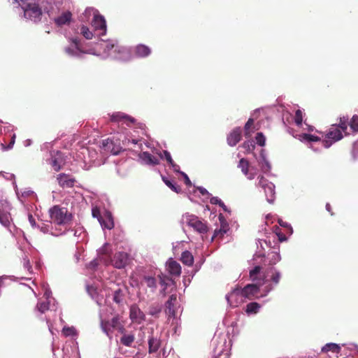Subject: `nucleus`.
Wrapping results in <instances>:
<instances>
[{
    "label": "nucleus",
    "instance_id": "f257e3e1",
    "mask_svg": "<svg viewBox=\"0 0 358 358\" xmlns=\"http://www.w3.org/2000/svg\"><path fill=\"white\" fill-rule=\"evenodd\" d=\"M48 213L51 222L57 225H65L72 220V214L68 212L65 207L59 205H55L51 207Z\"/></svg>",
    "mask_w": 358,
    "mask_h": 358
},
{
    "label": "nucleus",
    "instance_id": "f03ea898",
    "mask_svg": "<svg viewBox=\"0 0 358 358\" xmlns=\"http://www.w3.org/2000/svg\"><path fill=\"white\" fill-rule=\"evenodd\" d=\"M258 180L257 186L264 189L267 201L273 203L275 199V185L263 176H259Z\"/></svg>",
    "mask_w": 358,
    "mask_h": 358
},
{
    "label": "nucleus",
    "instance_id": "7ed1b4c3",
    "mask_svg": "<svg viewBox=\"0 0 358 358\" xmlns=\"http://www.w3.org/2000/svg\"><path fill=\"white\" fill-rule=\"evenodd\" d=\"M187 224L193 228L196 231L200 234H205L208 231V226L206 222L201 220L197 216L192 214H187L185 216Z\"/></svg>",
    "mask_w": 358,
    "mask_h": 358
},
{
    "label": "nucleus",
    "instance_id": "20e7f679",
    "mask_svg": "<svg viewBox=\"0 0 358 358\" xmlns=\"http://www.w3.org/2000/svg\"><path fill=\"white\" fill-rule=\"evenodd\" d=\"M241 291V288L237 286L226 295L227 303L231 308L238 307L244 302L245 297Z\"/></svg>",
    "mask_w": 358,
    "mask_h": 358
},
{
    "label": "nucleus",
    "instance_id": "39448f33",
    "mask_svg": "<svg viewBox=\"0 0 358 358\" xmlns=\"http://www.w3.org/2000/svg\"><path fill=\"white\" fill-rule=\"evenodd\" d=\"M343 137L341 130L336 125H332L326 135L327 139L323 141L324 147L329 148L333 143L342 139Z\"/></svg>",
    "mask_w": 358,
    "mask_h": 358
},
{
    "label": "nucleus",
    "instance_id": "423d86ee",
    "mask_svg": "<svg viewBox=\"0 0 358 358\" xmlns=\"http://www.w3.org/2000/svg\"><path fill=\"white\" fill-rule=\"evenodd\" d=\"M56 180L59 187L63 189L73 187L77 182L72 175L61 173L57 175Z\"/></svg>",
    "mask_w": 358,
    "mask_h": 358
},
{
    "label": "nucleus",
    "instance_id": "0eeeda50",
    "mask_svg": "<svg viewBox=\"0 0 358 358\" xmlns=\"http://www.w3.org/2000/svg\"><path fill=\"white\" fill-rule=\"evenodd\" d=\"M261 285L262 284H248L243 288H241L245 299L251 300L256 297L259 293Z\"/></svg>",
    "mask_w": 358,
    "mask_h": 358
},
{
    "label": "nucleus",
    "instance_id": "6e6552de",
    "mask_svg": "<svg viewBox=\"0 0 358 358\" xmlns=\"http://www.w3.org/2000/svg\"><path fill=\"white\" fill-rule=\"evenodd\" d=\"M129 317L132 322L141 324L145 320V315L136 304L131 306Z\"/></svg>",
    "mask_w": 358,
    "mask_h": 358
},
{
    "label": "nucleus",
    "instance_id": "1a4fd4ad",
    "mask_svg": "<svg viewBox=\"0 0 358 358\" xmlns=\"http://www.w3.org/2000/svg\"><path fill=\"white\" fill-rule=\"evenodd\" d=\"M129 255L124 252H119L115 254L113 265L117 268H124L129 263Z\"/></svg>",
    "mask_w": 358,
    "mask_h": 358
},
{
    "label": "nucleus",
    "instance_id": "9d476101",
    "mask_svg": "<svg viewBox=\"0 0 358 358\" xmlns=\"http://www.w3.org/2000/svg\"><path fill=\"white\" fill-rule=\"evenodd\" d=\"M92 24L96 31H100V35H105L106 33V22L103 16L95 15L93 17Z\"/></svg>",
    "mask_w": 358,
    "mask_h": 358
},
{
    "label": "nucleus",
    "instance_id": "9b49d317",
    "mask_svg": "<svg viewBox=\"0 0 358 358\" xmlns=\"http://www.w3.org/2000/svg\"><path fill=\"white\" fill-rule=\"evenodd\" d=\"M104 52L110 55L112 52L122 53L124 52L126 49L120 45L117 41H108L103 43Z\"/></svg>",
    "mask_w": 358,
    "mask_h": 358
},
{
    "label": "nucleus",
    "instance_id": "f8f14e48",
    "mask_svg": "<svg viewBox=\"0 0 358 358\" xmlns=\"http://www.w3.org/2000/svg\"><path fill=\"white\" fill-rule=\"evenodd\" d=\"M110 120L115 122H122L126 124L127 126H131V124H134L136 121L134 117L120 112L113 114L110 117Z\"/></svg>",
    "mask_w": 358,
    "mask_h": 358
},
{
    "label": "nucleus",
    "instance_id": "ddd939ff",
    "mask_svg": "<svg viewBox=\"0 0 358 358\" xmlns=\"http://www.w3.org/2000/svg\"><path fill=\"white\" fill-rule=\"evenodd\" d=\"M102 148L105 152H110L114 155H118L121 151L119 145H115L113 140L107 138L102 141Z\"/></svg>",
    "mask_w": 358,
    "mask_h": 358
},
{
    "label": "nucleus",
    "instance_id": "4468645a",
    "mask_svg": "<svg viewBox=\"0 0 358 358\" xmlns=\"http://www.w3.org/2000/svg\"><path fill=\"white\" fill-rule=\"evenodd\" d=\"M242 130L240 127L234 129L227 136V143L230 146H235L241 139Z\"/></svg>",
    "mask_w": 358,
    "mask_h": 358
},
{
    "label": "nucleus",
    "instance_id": "2eb2a0df",
    "mask_svg": "<svg viewBox=\"0 0 358 358\" xmlns=\"http://www.w3.org/2000/svg\"><path fill=\"white\" fill-rule=\"evenodd\" d=\"M177 302L176 294H172L169 296V300L165 303V312L169 317H174L176 315V305Z\"/></svg>",
    "mask_w": 358,
    "mask_h": 358
},
{
    "label": "nucleus",
    "instance_id": "dca6fc26",
    "mask_svg": "<svg viewBox=\"0 0 358 358\" xmlns=\"http://www.w3.org/2000/svg\"><path fill=\"white\" fill-rule=\"evenodd\" d=\"M72 19V13L70 11L62 13L57 17L55 18V23L58 27H62L65 24H69Z\"/></svg>",
    "mask_w": 358,
    "mask_h": 358
},
{
    "label": "nucleus",
    "instance_id": "f3484780",
    "mask_svg": "<svg viewBox=\"0 0 358 358\" xmlns=\"http://www.w3.org/2000/svg\"><path fill=\"white\" fill-rule=\"evenodd\" d=\"M238 166V168H240L241 169V171L243 172V173L245 176H247V178L249 180L254 179L255 174L252 173H249L250 164L247 159H245V158L241 159Z\"/></svg>",
    "mask_w": 358,
    "mask_h": 358
},
{
    "label": "nucleus",
    "instance_id": "a211bd4d",
    "mask_svg": "<svg viewBox=\"0 0 358 358\" xmlns=\"http://www.w3.org/2000/svg\"><path fill=\"white\" fill-rule=\"evenodd\" d=\"M152 331L153 329H152ZM148 345L149 353H155L159 350L161 345V341L159 338H158L157 337H155L153 334L152 333V335L149 336Z\"/></svg>",
    "mask_w": 358,
    "mask_h": 358
},
{
    "label": "nucleus",
    "instance_id": "6ab92c4d",
    "mask_svg": "<svg viewBox=\"0 0 358 358\" xmlns=\"http://www.w3.org/2000/svg\"><path fill=\"white\" fill-rule=\"evenodd\" d=\"M139 157L148 165L154 166L159 163V159L148 152H143L140 154Z\"/></svg>",
    "mask_w": 358,
    "mask_h": 358
},
{
    "label": "nucleus",
    "instance_id": "aec40b11",
    "mask_svg": "<svg viewBox=\"0 0 358 358\" xmlns=\"http://www.w3.org/2000/svg\"><path fill=\"white\" fill-rule=\"evenodd\" d=\"M167 270L171 275L179 276L181 273V266L178 262L170 260L167 264Z\"/></svg>",
    "mask_w": 358,
    "mask_h": 358
},
{
    "label": "nucleus",
    "instance_id": "412c9836",
    "mask_svg": "<svg viewBox=\"0 0 358 358\" xmlns=\"http://www.w3.org/2000/svg\"><path fill=\"white\" fill-rule=\"evenodd\" d=\"M135 55L138 57H145L151 54V49L143 44H139L135 47Z\"/></svg>",
    "mask_w": 358,
    "mask_h": 358
},
{
    "label": "nucleus",
    "instance_id": "4be33fe9",
    "mask_svg": "<svg viewBox=\"0 0 358 358\" xmlns=\"http://www.w3.org/2000/svg\"><path fill=\"white\" fill-rule=\"evenodd\" d=\"M159 278V284L163 287L162 289L161 290L162 294L164 295L166 294V290L168 287V286L170 285L171 282H173L172 279L165 275H158Z\"/></svg>",
    "mask_w": 358,
    "mask_h": 358
},
{
    "label": "nucleus",
    "instance_id": "5701e85b",
    "mask_svg": "<svg viewBox=\"0 0 358 358\" xmlns=\"http://www.w3.org/2000/svg\"><path fill=\"white\" fill-rule=\"evenodd\" d=\"M180 260L184 264L187 266H192L194 263L193 255L190 252L187 250L182 253Z\"/></svg>",
    "mask_w": 358,
    "mask_h": 358
},
{
    "label": "nucleus",
    "instance_id": "b1692460",
    "mask_svg": "<svg viewBox=\"0 0 358 358\" xmlns=\"http://www.w3.org/2000/svg\"><path fill=\"white\" fill-rule=\"evenodd\" d=\"M99 221L101 224L106 229H111L114 227L113 220L110 215H108L105 218L100 217V218H99Z\"/></svg>",
    "mask_w": 358,
    "mask_h": 358
},
{
    "label": "nucleus",
    "instance_id": "393cba45",
    "mask_svg": "<svg viewBox=\"0 0 358 358\" xmlns=\"http://www.w3.org/2000/svg\"><path fill=\"white\" fill-rule=\"evenodd\" d=\"M143 281L145 283L147 287H150L152 292H155L157 289V280L156 279L150 275H144L143 277Z\"/></svg>",
    "mask_w": 358,
    "mask_h": 358
},
{
    "label": "nucleus",
    "instance_id": "a878e982",
    "mask_svg": "<svg viewBox=\"0 0 358 358\" xmlns=\"http://www.w3.org/2000/svg\"><path fill=\"white\" fill-rule=\"evenodd\" d=\"M341 348L340 347V345H338L336 343H330L326 344L324 347H322V352H327L331 351L332 352L339 353L341 352Z\"/></svg>",
    "mask_w": 358,
    "mask_h": 358
},
{
    "label": "nucleus",
    "instance_id": "bb28decb",
    "mask_svg": "<svg viewBox=\"0 0 358 358\" xmlns=\"http://www.w3.org/2000/svg\"><path fill=\"white\" fill-rule=\"evenodd\" d=\"M124 299V292L120 288H118L117 289L114 291L113 296V300L114 302H115L117 304H121L122 303Z\"/></svg>",
    "mask_w": 358,
    "mask_h": 358
},
{
    "label": "nucleus",
    "instance_id": "cd10ccee",
    "mask_svg": "<svg viewBox=\"0 0 358 358\" xmlns=\"http://www.w3.org/2000/svg\"><path fill=\"white\" fill-rule=\"evenodd\" d=\"M260 307L261 306L259 305V303L257 302H251L246 306L245 312L248 315L256 314L259 312Z\"/></svg>",
    "mask_w": 358,
    "mask_h": 358
},
{
    "label": "nucleus",
    "instance_id": "c85d7f7f",
    "mask_svg": "<svg viewBox=\"0 0 358 358\" xmlns=\"http://www.w3.org/2000/svg\"><path fill=\"white\" fill-rule=\"evenodd\" d=\"M135 340L134 335L124 334L120 338V342L122 345L127 347H130Z\"/></svg>",
    "mask_w": 358,
    "mask_h": 358
},
{
    "label": "nucleus",
    "instance_id": "c756f323",
    "mask_svg": "<svg viewBox=\"0 0 358 358\" xmlns=\"http://www.w3.org/2000/svg\"><path fill=\"white\" fill-rule=\"evenodd\" d=\"M0 222L5 227H8L10 224V214L1 209H0Z\"/></svg>",
    "mask_w": 358,
    "mask_h": 358
},
{
    "label": "nucleus",
    "instance_id": "7c9ffc66",
    "mask_svg": "<svg viewBox=\"0 0 358 358\" xmlns=\"http://www.w3.org/2000/svg\"><path fill=\"white\" fill-rule=\"evenodd\" d=\"M299 139L301 141L317 142L320 141V138L309 134H302L299 135Z\"/></svg>",
    "mask_w": 358,
    "mask_h": 358
},
{
    "label": "nucleus",
    "instance_id": "2f4dec72",
    "mask_svg": "<svg viewBox=\"0 0 358 358\" xmlns=\"http://www.w3.org/2000/svg\"><path fill=\"white\" fill-rule=\"evenodd\" d=\"M62 160L59 159L58 157H52L51 158L50 164L52 166L53 170L56 172H58L61 170L62 165Z\"/></svg>",
    "mask_w": 358,
    "mask_h": 358
},
{
    "label": "nucleus",
    "instance_id": "473e14b6",
    "mask_svg": "<svg viewBox=\"0 0 358 358\" xmlns=\"http://www.w3.org/2000/svg\"><path fill=\"white\" fill-rule=\"evenodd\" d=\"M162 180L164 181V182L171 189L173 190V192H176V193H180L182 189H181V187L175 184V183H173L171 180H169V179H167L165 177H163L162 178Z\"/></svg>",
    "mask_w": 358,
    "mask_h": 358
},
{
    "label": "nucleus",
    "instance_id": "72a5a7b5",
    "mask_svg": "<svg viewBox=\"0 0 358 358\" xmlns=\"http://www.w3.org/2000/svg\"><path fill=\"white\" fill-rule=\"evenodd\" d=\"M108 324L114 329L124 330L123 326L120 324L119 316L113 317Z\"/></svg>",
    "mask_w": 358,
    "mask_h": 358
},
{
    "label": "nucleus",
    "instance_id": "f704fd0d",
    "mask_svg": "<svg viewBox=\"0 0 358 358\" xmlns=\"http://www.w3.org/2000/svg\"><path fill=\"white\" fill-rule=\"evenodd\" d=\"M242 148L245 149L246 153L253 152L255 148V144L252 141H246L242 144Z\"/></svg>",
    "mask_w": 358,
    "mask_h": 358
},
{
    "label": "nucleus",
    "instance_id": "c9c22d12",
    "mask_svg": "<svg viewBox=\"0 0 358 358\" xmlns=\"http://www.w3.org/2000/svg\"><path fill=\"white\" fill-rule=\"evenodd\" d=\"M49 308L50 303L48 301H39L36 305V308L41 313H44Z\"/></svg>",
    "mask_w": 358,
    "mask_h": 358
},
{
    "label": "nucleus",
    "instance_id": "e433bc0d",
    "mask_svg": "<svg viewBox=\"0 0 358 358\" xmlns=\"http://www.w3.org/2000/svg\"><path fill=\"white\" fill-rule=\"evenodd\" d=\"M254 124V120L252 118H249L248 122L245 123L244 129H245V136L248 138L251 136V133L252 131L250 130L251 127Z\"/></svg>",
    "mask_w": 358,
    "mask_h": 358
},
{
    "label": "nucleus",
    "instance_id": "4c0bfd02",
    "mask_svg": "<svg viewBox=\"0 0 358 358\" xmlns=\"http://www.w3.org/2000/svg\"><path fill=\"white\" fill-rule=\"evenodd\" d=\"M9 138H10V141L7 145H5V144L3 143H0V146L2 148V150H9L13 147V145L15 141L16 136L15 134H10Z\"/></svg>",
    "mask_w": 358,
    "mask_h": 358
},
{
    "label": "nucleus",
    "instance_id": "58836bf2",
    "mask_svg": "<svg viewBox=\"0 0 358 358\" xmlns=\"http://www.w3.org/2000/svg\"><path fill=\"white\" fill-rule=\"evenodd\" d=\"M349 125L353 132H358V115H355L352 116Z\"/></svg>",
    "mask_w": 358,
    "mask_h": 358
},
{
    "label": "nucleus",
    "instance_id": "ea45409f",
    "mask_svg": "<svg viewBox=\"0 0 358 358\" xmlns=\"http://www.w3.org/2000/svg\"><path fill=\"white\" fill-rule=\"evenodd\" d=\"M62 334L64 336H73L76 335V330L73 327H64L62 329Z\"/></svg>",
    "mask_w": 358,
    "mask_h": 358
},
{
    "label": "nucleus",
    "instance_id": "a19ab883",
    "mask_svg": "<svg viewBox=\"0 0 358 358\" xmlns=\"http://www.w3.org/2000/svg\"><path fill=\"white\" fill-rule=\"evenodd\" d=\"M162 311V307L159 304L152 305L149 308V314L152 316H157L158 314Z\"/></svg>",
    "mask_w": 358,
    "mask_h": 358
},
{
    "label": "nucleus",
    "instance_id": "79ce46f5",
    "mask_svg": "<svg viewBox=\"0 0 358 358\" xmlns=\"http://www.w3.org/2000/svg\"><path fill=\"white\" fill-rule=\"evenodd\" d=\"M80 33L86 39H92L93 37L92 32L86 26L81 27Z\"/></svg>",
    "mask_w": 358,
    "mask_h": 358
},
{
    "label": "nucleus",
    "instance_id": "37998d69",
    "mask_svg": "<svg viewBox=\"0 0 358 358\" xmlns=\"http://www.w3.org/2000/svg\"><path fill=\"white\" fill-rule=\"evenodd\" d=\"M256 143L260 146H264L266 142V138L263 133L258 132L255 136Z\"/></svg>",
    "mask_w": 358,
    "mask_h": 358
},
{
    "label": "nucleus",
    "instance_id": "c03bdc74",
    "mask_svg": "<svg viewBox=\"0 0 358 358\" xmlns=\"http://www.w3.org/2000/svg\"><path fill=\"white\" fill-rule=\"evenodd\" d=\"M302 122H303L302 111L301 110L298 109L295 112L294 122L296 123V124L297 126H301L302 124Z\"/></svg>",
    "mask_w": 358,
    "mask_h": 358
},
{
    "label": "nucleus",
    "instance_id": "a18cd8bd",
    "mask_svg": "<svg viewBox=\"0 0 358 358\" xmlns=\"http://www.w3.org/2000/svg\"><path fill=\"white\" fill-rule=\"evenodd\" d=\"M219 220L220 221V228L219 229L222 230L224 233H227L229 229L228 223L222 215L219 216Z\"/></svg>",
    "mask_w": 358,
    "mask_h": 358
},
{
    "label": "nucleus",
    "instance_id": "49530a36",
    "mask_svg": "<svg viewBox=\"0 0 358 358\" xmlns=\"http://www.w3.org/2000/svg\"><path fill=\"white\" fill-rule=\"evenodd\" d=\"M261 268V266H256L250 271V277L252 281H255L257 279V275L259 273Z\"/></svg>",
    "mask_w": 358,
    "mask_h": 358
},
{
    "label": "nucleus",
    "instance_id": "de8ad7c7",
    "mask_svg": "<svg viewBox=\"0 0 358 358\" xmlns=\"http://www.w3.org/2000/svg\"><path fill=\"white\" fill-rule=\"evenodd\" d=\"M345 134H347V129H348V124H347V120L343 118L340 119V122L338 125H336Z\"/></svg>",
    "mask_w": 358,
    "mask_h": 358
},
{
    "label": "nucleus",
    "instance_id": "09e8293b",
    "mask_svg": "<svg viewBox=\"0 0 358 358\" xmlns=\"http://www.w3.org/2000/svg\"><path fill=\"white\" fill-rule=\"evenodd\" d=\"M280 278V273L279 271H275L271 277V280L274 284L277 285L279 283Z\"/></svg>",
    "mask_w": 358,
    "mask_h": 358
},
{
    "label": "nucleus",
    "instance_id": "8fccbe9b",
    "mask_svg": "<svg viewBox=\"0 0 358 358\" xmlns=\"http://www.w3.org/2000/svg\"><path fill=\"white\" fill-rule=\"evenodd\" d=\"M275 234L280 242H283L287 240L286 236L282 232H281V230L278 227H277L275 229Z\"/></svg>",
    "mask_w": 358,
    "mask_h": 358
},
{
    "label": "nucleus",
    "instance_id": "3c124183",
    "mask_svg": "<svg viewBox=\"0 0 358 358\" xmlns=\"http://www.w3.org/2000/svg\"><path fill=\"white\" fill-rule=\"evenodd\" d=\"M225 234L226 233L222 232V231L220 229H215L214 231V234L212 237V240H213L214 238H222Z\"/></svg>",
    "mask_w": 358,
    "mask_h": 358
},
{
    "label": "nucleus",
    "instance_id": "603ef678",
    "mask_svg": "<svg viewBox=\"0 0 358 358\" xmlns=\"http://www.w3.org/2000/svg\"><path fill=\"white\" fill-rule=\"evenodd\" d=\"M210 202L212 204H217L220 206H224V203L222 201V200L217 196H213L210 198Z\"/></svg>",
    "mask_w": 358,
    "mask_h": 358
},
{
    "label": "nucleus",
    "instance_id": "864d4df0",
    "mask_svg": "<svg viewBox=\"0 0 358 358\" xmlns=\"http://www.w3.org/2000/svg\"><path fill=\"white\" fill-rule=\"evenodd\" d=\"M164 155L165 157V159H166L167 162L169 164L170 163H172L173 162V159L171 156V154L169 153V152H168L167 150H164Z\"/></svg>",
    "mask_w": 358,
    "mask_h": 358
},
{
    "label": "nucleus",
    "instance_id": "5fc2aeb1",
    "mask_svg": "<svg viewBox=\"0 0 358 358\" xmlns=\"http://www.w3.org/2000/svg\"><path fill=\"white\" fill-rule=\"evenodd\" d=\"M182 175L184 176V178H185V183L187 185V186H191L192 185V182H191V180L189 178V177L187 176V175L183 172L181 173Z\"/></svg>",
    "mask_w": 358,
    "mask_h": 358
},
{
    "label": "nucleus",
    "instance_id": "6e6d98bb",
    "mask_svg": "<svg viewBox=\"0 0 358 358\" xmlns=\"http://www.w3.org/2000/svg\"><path fill=\"white\" fill-rule=\"evenodd\" d=\"M92 215L94 217H97L98 219L100 218V213L99 210L96 208L92 209Z\"/></svg>",
    "mask_w": 358,
    "mask_h": 358
},
{
    "label": "nucleus",
    "instance_id": "4d7b16f0",
    "mask_svg": "<svg viewBox=\"0 0 358 358\" xmlns=\"http://www.w3.org/2000/svg\"><path fill=\"white\" fill-rule=\"evenodd\" d=\"M199 192L202 194V195H206V194H208V192L207 191V189H206L205 188L202 187H200L198 188Z\"/></svg>",
    "mask_w": 358,
    "mask_h": 358
},
{
    "label": "nucleus",
    "instance_id": "13d9d810",
    "mask_svg": "<svg viewBox=\"0 0 358 358\" xmlns=\"http://www.w3.org/2000/svg\"><path fill=\"white\" fill-rule=\"evenodd\" d=\"M326 210L331 215H334V213L332 211V208H331V206L330 205V203H327L326 204Z\"/></svg>",
    "mask_w": 358,
    "mask_h": 358
},
{
    "label": "nucleus",
    "instance_id": "bf43d9fd",
    "mask_svg": "<svg viewBox=\"0 0 358 358\" xmlns=\"http://www.w3.org/2000/svg\"><path fill=\"white\" fill-rule=\"evenodd\" d=\"M278 223H279V224H280V226H282V227H288V224H287V223L284 222H283V221H282V220H279V221H278Z\"/></svg>",
    "mask_w": 358,
    "mask_h": 358
},
{
    "label": "nucleus",
    "instance_id": "052dcab7",
    "mask_svg": "<svg viewBox=\"0 0 358 358\" xmlns=\"http://www.w3.org/2000/svg\"><path fill=\"white\" fill-rule=\"evenodd\" d=\"M174 171L179 172L180 166L177 164L173 166Z\"/></svg>",
    "mask_w": 358,
    "mask_h": 358
},
{
    "label": "nucleus",
    "instance_id": "680f3d73",
    "mask_svg": "<svg viewBox=\"0 0 358 358\" xmlns=\"http://www.w3.org/2000/svg\"><path fill=\"white\" fill-rule=\"evenodd\" d=\"M72 41H73V43L76 46H78V42H79V41H78V38H73V39L72 40Z\"/></svg>",
    "mask_w": 358,
    "mask_h": 358
},
{
    "label": "nucleus",
    "instance_id": "e2e57ef3",
    "mask_svg": "<svg viewBox=\"0 0 358 358\" xmlns=\"http://www.w3.org/2000/svg\"><path fill=\"white\" fill-rule=\"evenodd\" d=\"M29 220L31 222H34V219L31 215L29 216Z\"/></svg>",
    "mask_w": 358,
    "mask_h": 358
},
{
    "label": "nucleus",
    "instance_id": "0e129e2a",
    "mask_svg": "<svg viewBox=\"0 0 358 358\" xmlns=\"http://www.w3.org/2000/svg\"><path fill=\"white\" fill-rule=\"evenodd\" d=\"M222 208V209L224 210V211H227V206L224 204V206H221Z\"/></svg>",
    "mask_w": 358,
    "mask_h": 358
},
{
    "label": "nucleus",
    "instance_id": "69168bd1",
    "mask_svg": "<svg viewBox=\"0 0 358 358\" xmlns=\"http://www.w3.org/2000/svg\"><path fill=\"white\" fill-rule=\"evenodd\" d=\"M169 164H170L172 167H173V166L177 165V164L174 162V161H173V162H172V163H170Z\"/></svg>",
    "mask_w": 358,
    "mask_h": 358
},
{
    "label": "nucleus",
    "instance_id": "338daca9",
    "mask_svg": "<svg viewBox=\"0 0 358 358\" xmlns=\"http://www.w3.org/2000/svg\"><path fill=\"white\" fill-rule=\"evenodd\" d=\"M3 284V278L0 277V287L2 286Z\"/></svg>",
    "mask_w": 358,
    "mask_h": 358
},
{
    "label": "nucleus",
    "instance_id": "774afa93",
    "mask_svg": "<svg viewBox=\"0 0 358 358\" xmlns=\"http://www.w3.org/2000/svg\"><path fill=\"white\" fill-rule=\"evenodd\" d=\"M66 51L67 52H69V53H70V52H71V50H70V48H67V49L66 50Z\"/></svg>",
    "mask_w": 358,
    "mask_h": 358
}]
</instances>
